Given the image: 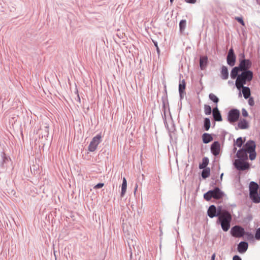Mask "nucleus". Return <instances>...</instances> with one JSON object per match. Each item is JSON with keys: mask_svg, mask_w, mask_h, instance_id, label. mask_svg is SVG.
<instances>
[{"mask_svg": "<svg viewBox=\"0 0 260 260\" xmlns=\"http://www.w3.org/2000/svg\"><path fill=\"white\" fill-rule=\"evenodd\" d=\"M237 147H236V146H234V148H233V152L235 153L236 152V151H237Z\"/></svg>", "mask_w": 260, "mask_h": 260, "instance_id": "51", "label": "nucleus"}, {"mask_svg": "<svg viewBox=\"0 0 260 260\" xmlns=\"http://www.w3.org/2000/svg\"><path fill=\"white\" fill-rule=\"evenodd\" d=\"M212 109L209 105H204V112L206 115H209L212 113Z\"/></svg>", "mask_w": 260, "mask_h": 260, "instance_id": "30", "label": "nucleus"}, {"mask_svg": "<svg viewBox=\"0 0 260 260\" xmlns=\"http://www.w3.org/2000/svg\"><path fill=\"white\" fill-rule=\"evenodd\" d=\"M236 56L234 53L233 48H231L228 53L226 56V61L228 65L230 67H233L235 64Z\"/></svg>", "mask_w": 260, "mask_h": 260, "instance_id": "11", "label": "nucleus"}, {"mask_svg": "<svg viewBox=\"0 0 260 260\" xmlns=\"http://www.w3.org/2000/svg\"><path fill=\"white\" fill-rule=\"evenodd\" d=\"M245 62H246V69L248 70V69L251 65V63L249 60H246V59H245Z\"/></svg>", "mask_w": 260, "mask_h": 260, "instance_id": "40", "label": "nucleus"}, {"mask_svg": "<svg viewBox=\"0 0 260 260\" xmlns=\"http://www.w3.org/2000/svg\"><path fill=\"white\" fill-rule=\"evenodd\" d=\"M241 34L244 36V29H241Z\"/></svg>", "mask_w": 260, "mask_h": 260, "instance_id": "58", "label": "nucleus"}, {"mask_svg": "<svg viewBox=\"0 0 260 260\" xmlns=\"http://www.w3.org/2000/svg\"><path fill=\"white\" fill-rule=\"evenodd\" d=\"M156 51H157V54L159 56V54H160V50L158 47V46L157 47V48H156Z\"/></svg>", "mask_w": 260, "mask_h": 260, "instance_id": "47", "label": "nucleus"}, {"mask_svg": "<svg viewBox=\"0 0 260 260\" xmlns=\"http://www.w3.org/2000/svg\"><path fill=\"white\" fill-rule=\"evenodd\" d=\"M202 170L201 176L203 179H205L210 176L211 170L210 168H203Z\"/></svg>", "mask_w": 260, "mask_h": 260, "instance_id": "22", "label": "nucleus"}, {"mask_svg": "<svg viewBox=\"0 0 260 260\" xmlns=\"http://www.w3.org/2000/svg\"><path fill=\"white\" fill-rule=\"evenodd\" d=\"M186 21L185 19H182L179 22V31L181 34H182L185 30L186 27Z\"/></svg>", "mask_w": 260, "mask_h": 260, "instance_id": "26", "label": "nucleus"}, {"mask_svg": "<svg viewBox=\"0 0 260 260\" xmlns=\"http://www.w3.org/2000/svg\"><path fill=\"white\" fill-rule=\"evenodd\" d=\"M248 248V243L245 242V252L246 251Z\"/></svg>", "mask_w": 260, "mask_h": 260, "instance_id": "49", "label": "nucleus"}, {"mask_svg": "<svg viewBox=\"0 0 260 260\" xmlns=\"http://www.w3.org/2000/svg\"><path fill=\"white\" fill-rule=\"evenodd\" d=\"M200 68L201 70H205L208 64V59L207 55H201L199 59Z\"/></svg>", "mask_w": 260, "mask_h": 260, "instance_id": "15", "label": "nucleus"}, {"mask_svg": "<svg viewBox=\"0 0 260 260\" xmlns=\"http://www.w3.org/2000/svg\"><path fill=\"white\" fill-rule=\"evenodd\" d=\"M244 235H245V236H246V235L249 236L248 234H246L245 232L244 233Z\"/></svg>", "mask_w": 260, "mask_h": 260, "instance_id": "62", "label": "nucleus"}, {"mask_svg": "<svg viewBox=\"0 0 260 260\" xmlns=\"http://www.w3.org/2000/svg\"><path fill=\"white\" fill-rule=\"evenodd\" d=\"M248 116V113L246 110H245V117Z\"/></svg>", "mask_w": 260, "mask_h": 260, "instance_id": "57", "label": "nucleus"}, {"mask_svg": "<svg viewBox=\"0 0 260 260\" xmlns=\"http://www.w3.org/2000/svg\"><path fill=\"white\" fill-rule=\"evenodd\" d=\"M253 78V72L246 69V62H245V84L246 82L250 81Z\"/></svg>", "mask_w": 260, "mask_h": 260, "instance_id": "19", "label": "nucleus"}, {"mask_svg": "<svg viewBox=\"0 0 260 260\" xmlns=\"http://www.w3.org/2000/svg\"><path fill=\"white\" fill-rule=\"evenodd\" d=\"M244 141L242 139V138L241 137H239L237 139L236 141H234V146H237L240 148L239 150L244 148Z\"/></svg>", "mask_w": 260, "mask_h": 260, "instance_id": "25", "label": "nucleus"}, {"mask_svg": "<svg viewBox=\"0 0 260 260\" xmlns=\"http://www.w3.org/2000/svg\"><path fill=\"white\" fill-rule=\"evenodd\" d=\"M215 254H213L211 256V260H214L215 259Z\"/></svg>", "mask_w": 260, "mask_h": 260, "instance_id": "53", "label": "nucleus"}, {"mask_svg": "<svg viewBox=\"0 0 260 260\" xmlns=\"http://www.w3.org/2000/svg\"><path fill=\"white\" fill-rule=\"evenodd\" d=\"M77 99H78V101L79 102H80L81 99H80V96H79V95L78 94H77Z\"/></svg>", "mask_w": 260, "mask_h": 260, "instance_id": "54", "label": "nucleus"}, {"mask_svg": "<svg viewBox=\"0 0 260 260\" xmlns=\"http://www.w3.org/2000/svg\"><path fill=\"white\" fill-rule=\"evenodd\" d=\"M256 144L253 141H248L245 144V160L248 158V154H249V158L251 160H254L256 156L255 151Z\"/></svg>", "mask_w": 260, "mask_h": 260, "instance_id": "4", "label": "nucleus"}, {"mask_svg": "<svg viewBox=\"0 0 260 260\" xmlns=\"http://www.w3.org/2000/svg\"><path fill=\"white\" fill-rule=\"evenodd\" d=\"M237 251L240 253H244V241H241L238 245Z\"/></svg>", "mask_w": 260, "mask_h": 260, "instance_id": "31", "label": "nucleus"}, {"mask_svg": "<svg viewBox=\"0 0 260 260\" xmlns=\"http://www.w3.org/2000/svg\"><path fill=\"white\" fill-rule=\"evenodd\" d=\"M249 168H250L249 164L245 160V170H248Z\"/></svg>", "mask_w": 260, "mask_h": 260, "instance_id": "45", "label": "nucleus"}, {"mask_svg": "<svg viewBox=\"0 0 260 260\" xmlns=\"http://www.w3.org/2000/svg\"><path fill=\"white\" fill-rule=\"evenodd\" d=\"M239 61V66L235 67L232 69L230 76L232 79H237L240 74V73L244 72V49L242 50V52L240 53Z\"/></svg>", "mask_w": 260, "mask_h": 260, "instance_id": "5", "label": "nucleus"}, {"mask_svg": "<svg viewBox=\"0 0 260 260\" xmlns=\"http://www.w3.org/2000/svg\"><path fill=\"white\" fill-rule=\"evenodd\" d=\"M174 1V0H170L171 4H172L173 3Z\"/></svg>", "mask_w": 260, "mask_h": 260, "instance_id": "60", "label": "nucleus"}, {"mask_svg": "<svg viewBox=\"0 0 260 260\" xmlns=\"http://www.w3.org/2000/svg\"><path fill=\"white\" fill-rule=\"evenodd\" d=\"M255 237L256 239L260 240V228L256 230Z\"/></svg>", "mask_w": 260, "mask_h": 260, "instance_id": "38", "label": "nucleus"}, {"mask_svg": "<svg viewBox=\"0 0 260 260\" xmlns=\"http://www.w3.org/2000/svg\"><path fill=\"white\" fill-rule=\"evenodd\" d=\"M235 86L239 90L238 96L244 95V72L241 73L236 80Z\"/></svg>", "mask_w": 260, "mask_h": 260, "instance_id": "6", "label": "nucleus"}, {"mask_svg": "<svg viewBox=\"0 0 260 260\" xmlns=\"http://www.w3.org/2000/svg\"><path fill=\"white\" fill-rule=\"evenodd\" d=\"M223 173H221L220 174V181H221L222 180V177H223Z\"/></svg>", "mask_w": 260, "mask_h": 260, "instance_id": "52", "label": "nucleus"}, {"mask_svg": "<svg viewBox=\"0 0 260 260\" xmlns=\"http://www.w3.org/2000/svg\"><path fill=\"white\" fill-rule=\"evenodd\" d=\"M222 133L224 134V135H225V134H226L227 133L225 131H223Z\"/></svg>", "mask_w": 260, "mask_h": 260, "instance_id": "61", "label": "nucleus"}, {"mask_svg": "<svg viewBox=\"0 0 260 260\" xmlns=\"http://www.w3.org/2000/svg\"><path fill=\"white\" fill-rule=\"evenodd\" d=\"M161 101L162 104V111L163 112V114H162V117L165 125H166L167 124L168 125L166 121V110L167 107L169 109V106L167 94L162 96Z\"/></svg>", "mask_w": 260, "mask_h": 260, "instance_id": "9", "label": "nucleus"}, {"mask_svg": "<svg viewBox=\"0 0 260 260\" xmlns=\"http://www.w3.org/2000/svg\"><path fill=\"white\" fill-rule=\"evenodd\" d=\"M138 188V185L136 184L135 187V192L136 191L137 189Z\"/></svg>", "mask_w": 260, "mask_h": 260, "instance_id": "56", "label": "nucleus"}, {"mask_svg": "<svg viewBox=\"0 0 260 260\" xmlns=\"http://www.w3.org/2000/svg\"><path fill=\"white\" fill-rule=\"evenodd\" d=\"M220 111L219 110L217 106H216L215 107L213 108L212 109V113H215L216 112H219Z\"/></svg>", "mask_w": 260, "mask_h": 260, "instance_id": "42", "label": "nucleus"}, {"mask_svg": "<svg viewBox=\"0 0 260 260\" xmlns=\"http://www.w3.org/2000/svg\"><path fill=\"white\" fill-rule=\"evenodd\" d=\"M126 189H127V181H126V179L125 177H123L122 178V185H121V193H120V197L121 198H122L126 191Z\"/></svg>", "mask_w": 260, "mask_h": 260, "instance_id": "21", "label": "nucleus"}, {"mask_svg": "<svg viewBox=\"0 0 260 260\" xmlns=\"http://www.w3.org/2000/svg\"><path fill=\"white\" fill-rule=\"evenodd\" d=\"M240 115V112L239 110L235 108L232 109L228 113V121L230 123L233 124L239 120Z\"/></svg>", "mask_w": 260, "mask_h": 260, "instance_id": "7", "label": "nucleus"}, {"mask_svg": "<svg viewBox=\"0 0 260 260\" xmlns=\"http://www.w3.org/2000/svg\"><path fill=\"white\" fill-rule=\"evenodd\" d=\"M209 162V158L207 157H204L202 159V162L199 164V168L201 170L203 168H208L207 166Z\"/></svg>", "mask_w": 260, "mask_h": 260, "instance_id": "24", "label": "nucleus"}, {"mask_svg": "<svg viewBox=\"0 0 260 260\" xmlns=\"http://www.w3.org/2000/svg\"><path fill=\"white\" fill-rule=\"evenodd\" d=\"M235 128L236 129H238V128L244 129V119H240L238 124L237 127L236 126Z\"/></svg>", "mask_w": 260, "mask_h": 260, "instance_id": "33", "label": "nucleus"}, {"mask_svg": "<svg viewBox=\"0 0 260 260\" xmlns=\"http://www.w3.org/2000/svg\"><path fill=\"white\" fill-rule=\"evenodd\" d=\"M185 88L186 82L185 80L183 79L181 81H180L179 84V93L181 100L183 98L184 94H185Z\"/></svg>", "mask_w": 260, "mask_h": 260, "instance_id": "16", "label": "nucleus"}, {"mask_svg": "<svg viewBox=\"0 0 260 260\" xmlns=\"http://www.w3.org/2000/svg\"><path fill=\"white\" fill-rule=\"evenodd\" d=\"M219 181V180H216V181H215L214 182H212L211 183V184H212V186H213V185H216V183H217V181Z\"/></svg>", "mask_w": 260, "mask_h": 260, "instance_id": "50", "label": "nucleus"}, {"mask_svg": "<svg viewBox=\"0 0 260 260\" xmlns=\"http://www.w3.org/2000/svg\"><path fill=\"white\" fill-rule=\"evenodd\" d=\"M184 1L188 4H194L196 3L197 0H184Z\"/></svg>", "mask_w": 260, "mask_h": 260, "instance_id": "41", "label": "nucleus"}, {"mask_svg": "<svg viewBox=\"0 0 260 260\" xmlns=\"http://www.w3.org/2000/svg\"><path fill=\"white\" fill-rule=\"evenodd\" d=\"M221 78L223 80H226L229 76L228 67L225 66H222L220 71Z\"/></svg>", "mask_w": 260, "mask_h": 260, "instance_id": "20", "label": "nucleus"}, {"mask_svg": "<svg viewBox=\"0 0 260 260\" xmlns=\"http://www.w3.org/2000/svg\"><path fill=\"white\" fill-rule=\"evenodd\" d=\"M49 135V126H45L44 128V134L42 135V138L48 137Z\"/></svg>", "mask_w": 260, "mask_h": 260, "instance_id": "34", "label": "nucleus"}, {"mask_svg": "<svg viewBox=\"0 0 260 260\" xmlns=\"http://www.w3.org/2000/svg\"><path fill=\"white\" fill-rule=\"evenodd\" d=\"M210 150L211 153L215 156H217L220 153V144L219 141H215L211 145Z\"/></svg>", "mask_w": 260, "mask_h": 260, "instance_id": "13", "label": "nucleus"}, {"mask_svg": "<svg viewBox=\"0 0 260 260\" xmlns=\"http://www.w3.org/2000/svg\"><path fill=\"white\" fill-rule=\"evenodd\" d=\"M104 183L100 182V183H98L97 184H96L94 186L93 188L95 189H100V188H102L104 186Z\"/></svg>", "mask_w": 260, "mask_h": 260, "instance_id": "37", "label": "nucleus"}, {"mask_svg": "<svg viewBox=\"0 0 260 260\" xmlns=\"http://www.w3.org/2000/svg\"><path fill=\"white\" fill-rule=\"evenodd\" d=\"M202 141L204 144H208L213 141L212 134L205 133L202 136Z\"/></svg>", "mask_w": 260, "mask_h": 260, "instance_id": "18", "label": "nucleus"}, {"mask_svg": "<svg viewBox=\"0 0 260 260\" xmlns=\"http://www.w3.org/2000/svg\"><path fill=\"white\" fill-rule=\"evenodd\" d=\"M228 83H229V84H233V81H228Z\"/></svg>", "mask_w": 260, "mask_h": 260, "instance_id": "59", "label": "nucleus"}, {"mask_svg": "<svg viewBox=\"0 0 260 260\" xmlns=\"http://www.w3.org/2000/svg\"><path fill=\"white\" fill-rule=\"evenodd\" d=\"M2 161L1 162V167L5 169L8 166V164L11 161V158L9 156L6 155L4 152H3L1 155Z\"/></svg>", "mask_w": 260, "mask_h": 260, "instance_id": "17", "label": "nucleus"}, {"mask_svg": "<svg viewBox=\"0 0 260 260\" xmlns=\"http://www.w3.org/2000/svg\"><path fill=\"white\" fill-rule=\"evenodd\" d=\"M249 127L248 123L245 120V129Z\"/></svg>", "mask_w": 260, "mask_h": 260, "instance_id": "48", "label": "nucleus"}, {"mask_svg": "<svg viewBox=\"0 0 260 260\" xmlns=\"http://www.w3.org/2000/svg\"><path fill=\"white\" fill-rule=\"evenodd\" d=\"M209 99L212 101L214 103L217 104L219 100L218 98L213 93H210L209 95Z\"/></svg>", "mask_w": 260, "mask_h": 260, "instance_id": "29", "label": "nucleus"}, {"mask_svg": "<svg viewBox=\"0 0 260 260\" xmlns=\"http://www.w3.org/2000/svg\"><path fill=\"white\" fill-rule=\"evenodd\" d=\"M233 260H242V258H241L240 256H239V255H235L233 257Z\"/></svg>", "mask_w": 260, "mask_h": 260, "instance_id": "44", "label": "nucleus"}, {"mask_svg": "<svg viewBox=\"0 0 260 260\" xmlns=\"http://www.w3.org/2000/svg\"><path fill=\"white\" fill-rule=\"evenodd\" d=\"M219 217L216 220V224L220 225L222 230L224 232L229 231L231 227V223L232 220L231 214L227 209L223 208L221 205L216 207Z\"/></svg>", "mask_w": 260, "mask_h": 260, "instance_id": "2", "label": "nucleus"}, {"mask_svg": "<svg viewBox=\"0 0 260 260\" xmlns=\"http://www.w3.org/2000/svg\"><path fill=\"white\" fill-rule=\"evenodd\" d=\"M207 215L211 218H213L215 217H219L218 211L216 210V207L214 205H210L207 210Z\"/></svg>", "mask_w": 260, "mask_h": 260, "instance_id": "14", "label": "nucleus"}, {"mask_svg": "<svg viewBox=\"0 0 260 260\" xmlns=\"http://www.w3.org/2000/svg\"><path fill=\"white\" fill-rule=\"evenodd\" d=\"M152 41H153V44H154V45L155 47L156 48H157V47H158V43H157V41H154V40H152Z\"/></svg>", "mask_w": 260, "mask_h": 260, "instance_id": "46", "label": "nucleus"}, {"mask_svg": "<svg viewBox=\"0 0 260 260\" xmlns=\"http://www.w3.org/2000/svg\"><path fill=\"white\" fill-rule=\"evenodd\" d=\"M244 108H242L241 109V113H242V116H244Z\"/></svg>", "mask_w": 260, "mask_h": 260, "instance_id": "55", "label": "nucleus"}, {"mask_svg": "<svg viewBox=\"0 0 260 260\" xmlns=\"http://www.w3.org/2000/svg\"><path fill=\"white\" fill-rule=\"evenodd\" d=\"M212 116L215 121H221L222 118L220 112L213 113Z\"/></svg>", "mask_w": 260, "mask_h": 260, "instance_id": "28", "label": "nucleus"}, {"mask_svg": "<svg viewBox=\"0 0 260 260\" xmlns=\"http://www.w3.org/2000/svg\"><path fill=\"white\" fill-rule=\"evenodd\" d=\"M213 199L216 200H222L225 194L218 187H214L210 190Z\"/></svg>", "mask_w": 260, "mask_h": 260, "instance_id": "12", "label": "nucleus"}, {"mask_svg": "<svg viewBox=\"0 0 260 260\" xmlns=\"http://www.w3.org/2000/svg\"><path fill=\"white\" fill-rule=\"evenodd\" d=\"M204 198L207 201H209L213 198L210 190L204 194Z\"/></svg>", "mask_w": 260, "mask_h": 260, "instance_id": "32", "label": "nucleus"}, {"mask_svg": "<svg viewBox=\"0 0 260 260\" xmlns=\"http://www.w3.org/2000/svg\"><path fill=\"white\" fill-rule=\"evenodd\" d=\"M248 102V104L251 106H253L254 105V101L253 98H249Z\"/></svg>", "mask_w": 260, "mask_h": 260, "instance_id": "39", "label": "nucleus"}, {"mask_svg": "<svg viewBox=\"0 0 260 260\" xmlns=\"http://www.w3.org/2000/svg\"><path fill=\"white\" fill-rule=\"evenodd\" d=\"M102 135L99 134L94 136L91 141L88 149L90 152H94L97 148L98 145L102 142Z\"/></svg>", "mask_w": 260, "mask_h": 260, "instance_id": "8", "label": "nucleus"}, {"mask_svg": "<svg viewBox=\"0 0 260 260\" xmlns=\"http://www.w3.org/2000/svg\"><path fill=\"white\" fill-rule=\"evenodd\" d=\"M259 188L258 185L254 182H251L249 184V198L255 204L260 203V190L258 192Z\"/></svg>", "mask_w": 260, "mask_h": 260, "instance_id": "3", "label": "nucleus"}, {"mask_svg": "<svg viewBox=\"0 0 260 260\" xmlns=\"http://www.w3.org/2000/svg\"><path fill=\"white\" fill-rule=\"evenodd\" d=\"M231 234L235 237H244V228L235 225L232 228Z\"/></svg>", "mask_w": 260, "mask_h": 260, "instance_id": "10", "label": "nucleus"}, {"mask_svg": "<svg viewBox=\"0 0 260 260\" xmlns=\"http://www.w3.org/2000/svg\"><path fill=\"white\" fill-rule=\"evenodd\" d=\"M32 168H33V170H34V174H35V172L36 171V173H38V167H37L36 166H33L32 167H30V170H31V172H32Z\"/></svg>", "mask_w": 260, "mask_h": 260, "instance_id": "43", "label": "nucleus"}, {"mask_svg": "<svg viewBox=\"0 0 260 260\" xmlns=\"http://www.w3.org/2000/svg\"><path fill=\"white\" fill-rule=\"evenodd\" d=\"M235 19L242 25L244 26V19L242 17H237L235 18Z\"/></svg>", "mask_w": 260, "mask_h": 260, "instance_id": "36", "label": "nucleus"}, {"mask_svg": "<svg viewBox=\"0 0 260 260\" xmlns=\"http://www.w3.org/2000/svg\"><path fill=\"white\" fill-rule=\"evenodd\" d=\"M233 165L237 172L234 179L235 194L241 199L244 193V188L241 183L240 175L241 172L244 171V148L238 150L234 157Z\"/></svg>", "mask_w": 260, "mask_h": 260, "instance_id": "1", "label": "nucleus"}, {"mask_svg": "<svg viewBox=\"0 0 260 260\" xmlns=\"http://www.w3.org/2000/svg\"><path fill=\"white\" fill-rule=\"evenodd\" d=\"M127 243H128V245L129 246V252L130 253V257L132 258L133 249H134V250L135 251V254H136V250H135V247L134 246V245L133 244V240H131L129 241H127Z\"/></svg>", "mask_w": 260, "mask_h": 260, "instance_id": "27", "label": "nucleus"}, {"mask_svg": "<svg viewBox=\"0 0 260 260\" xmlns=\"http://www.w3.org/2000/svg\"><path fill=\"white\" fill-rule=\"evenodd\" d=\"M210 126L211 122L210 118L208 117L205 118L203 121V128L206 131H208L209 129Z\"/></svg>", "mask_w": 260, "mask_h": 260, "instance_id": "23", "label": "nucleus"}, {"mask_svg": "<svg viewBox=\"0 0 260 260\" xmlns=\"http://www.w3.org/2000/svg\"><path fill=\"white\" fill-rule=\"evenodd\" d=\"M250 90L248 87H245V99H247L250 97Z\"/></svg>", "mask_w": 260, "mask_h": 260, "instance_id": "35", "label": "nucleus"}]
</instances>
